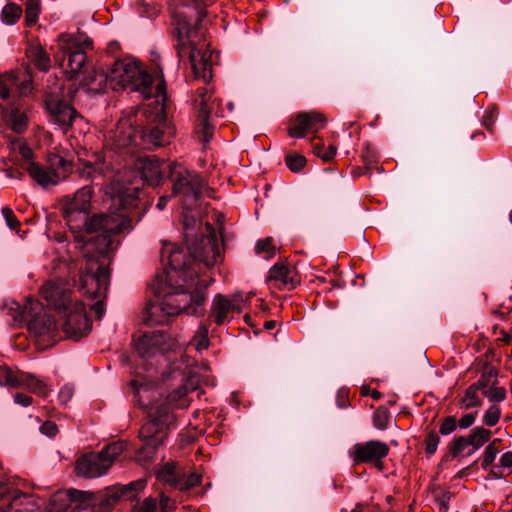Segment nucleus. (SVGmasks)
I'll use <instances>...</instances> for the list:
<instances>
[{
  "label": "nucleus",
  "mask_w": 512,
  "mask_h": 512,
  "mask_svg": "<svg viewBox=\"0 0 512 512\" xmlns=\"http://www.w3.org/2000/svg\"><path fill=\"white\" fill-rule=\"evenodd\" d=\"M200 483L201 476L197 473H191L189 475L180 474V477L174 488L180 491H187L198 486Z\"/></svg>",
  "instance_id": "nucleus-40"
},
{
  "label": "nucleus",
  "mask_w": 512,
  "mask_h": 512,
  "mask_svg": "<svg viewBox=\"0 0 512 512\" xmlns=\"http://www.w3.org/2000/svg\"><path fill=\"white\" fill-rule=\"evenodd\" d=\"M170 163L160 162L158 159L147 156L139 159V170L143 181L151 186H157L162 180V174H168Z\"/></svg>",
  "instance_id": "nucleus-30"
},
{
  "label": "nucleus",
  "mask_w": 512,
  "mask_h": 512,
  "mask_svg": "<svg viewBox=\"0 0 512 512\" xmlns=\"http://www.w3.org/2000/svg\"><path fill=\"white\" fill-rule=\"evenodd\" d=\"M492 433L490 430L485 429L482 426L476 427L471 430L467 436L471 449L467 452V455H472L476 450L480 449L486 442L489 441Z\"/></svg>",
  "instance_id": "nucleus-33"
},
{
  "label": "nucleus",
  "mask_w": 512,
  "mask_h": 512,
  "mask_svg": "<svg viewBox=\"0 0 512 512\" xmlns=\"http://www.w3.org/2000/svg\"><path fill=\"white\" fill-rule=\"evenodd\" d=\"M74 395V387L70 384H65L59 391L58 399L61 404L66 405Z\"/></svg>",
  "instance_id": "nucleus-56"
},
{
  "label": "nucleus",
  "mask_w": 512,
  "mask_h": 512,
  "mask_svg": "<svg viewBox=\"0 0 512 512\" xmlns=\"http://www.w3.org/2000/svg\"><path fill=\"white\" fill-rule=\"evenodd\" d=\"M22 8L21 6L15 4V3H8L1 12V20L6 25H13L15 24L18 19L22 15Z\"/></svg>",
  "instance_id": "nucleus-38"
},
{
  "label": "nucleus",
  "mask_w": 512,
  "mask_h": 512,
  "mask_svg": "<svg viewBox=\"0 0 512 512\" xmlns=\"http://www.w3.org/2000/svg\"><path fill=\"white\" fill-rule=\"evenodd\" d=\"M65 321L63 330L70 338L80 339L86 336L91 330V321L85 310V305L76 300L67 312H62Z\"/></svg>",
  "instance_id": "nucleus-17"
},
{
  "label": "nucleus",
  "mask_w": 512,
  "mask_h": 512,
  "mask_svg": "<svg viewBox=\"0 0 512 512\" xmlns=\"http://www.w3.org/2000/svg\"><path fill=\"white\" fill-rule=\"evenodd\" d=\"M205 15L206 13L201 10L197 22ZM197 25L198 23L190 27L186 22L178 24L176 49L180 59H189L195 77L203 79L207 84L212 78L211 53L205 49L207 44L199 37Z\"/></svg>",
  "instance_id": "nucleus-4"
},
{
  "label": "nucleus",
  "mask_w": 512,
  "mask_h": 512,
  "mask_svg": "<svg viewBox=\"0 0 512 512\" xmlns=\"http://www.w3.org/2000/svg\"><path fill=\"white\" fill-rule=\"evenodd\" d=\"M336 151L337 148L334 145H329L328 147H325L323 143L313 144V153L326 162L334 158Z\"/></svg>",
  "instance_id": "nucleus-46"
},
{
  "label": "nucleus",
  "mask_w": 512,
  "mask_h": 512,
  "mask_svg": "<svg viewBox=\"0 0 512 512\" xmlns=\"http://www.w3.org/2000/svg\"><path fill=\"white\" fill-rule=\"evenodd\" d=\"M159 506L160 512H171L172 510L175 509V505L172 502L171 498L165 495L164 493H161L160 495Z\"/></svg>",
  "instance_id": "nucleus-59"
},
{
  "label": "nucleus",
  "mask_w": 512,
  "mask_h": 512,
  "mask_svg": "<svg viewBox=\"0 0 512 512\" xmlns=\"http://www.w3.org/2000/svg\"><path fill=\"white\" fill-rule=\"evenodd\" d=\"M146 487L145 479H138L125 485H114L107 488L104 492L95 496L92 493L79 492L81 503H88L97 507L98 512L110 511L119 500H134L138 494Z\"/></svg>",
  "instance_id": "nucleus-11"
},
{
  "label": "nucleus",
  "mask_w": 512,
  "mask_h": 512,
  "mask_svg": "<svg viewBox=\"0 0 512 512\" xmlns=\"http://www.w3.org/2000/svg\"><path fill=\"white\" fill-rule=\"evenodd\" d=\"M61 52L55 54V60L64 68L69 78L80 73L86 63V50L92 48V41L84 33L59 35Z\"/></svg>",
  "instance_id": "nucleus-10"
},
{
  "label": "nucleus",
  "mask_w": 512,
  "mask_h": 512,
  "mask_svg": "<svg viewBox=\"0 0 512 512\" xmlns=\"http://www.w3.org/2000/svg\"><path fill=\"white\" fill-rule=\"evenodd\" d=\"M457 428V421L454 416H448L443 419L440 424L439 432L442 435H449Z\"/></svg>",
  "instance_id": "nucleus-54"
},
{
  "label": "nucleus",
  "mask_w": 512,
  "mask_h": 512,
  "mask_svg": "<svg viewBox=\"0 0 512 512\" xmlns=\"http://www.w3.org/2000/svg\"><path fill=\"white\" fill-rule=\"evenodd\" d=\"M179 477L180 473L177 471V467L174 462L165 463L158 474V478L161 481L169 484L172 487H175Z\"/></svg>",
  "instance_id": "nucleus-35"
},
{
  "label": "nucleus",
  "mask_w": 512,
  "mask_h": 512,
  "mask_svg": "<svg viewBox=\"0 0 512 512\" xmlns=\"http://www.w3.org/2000/svg\"><path fill=\"white\" fill-rule=\"evenodd\" d=\"M389 453V446L379 440L357 443L353 447L352 458L354 463L374 462L379 469L383 468L382 459Z\"/></svg>",
  "instance_id": "nucleus-22"
},
{
  "label": "nucleus",
  "mask_w": 512,
  "mask_h": 512,
  "mask_svg": "<svg viewBox=\"0 0 512 512\" xmlns=\"http://www.w3.org/2000/svg\"><path fill=\"white\" fill-rule=\"evenodd\" d=\"M27 57L40 71L46 72L50 68V57L42 47L29 48L27 50Z\"/></svg>",
  "instance_id": "nucleus-34"
},
{
  "label": "nucleus",
  "mask_w": 512,
  "mask_h": 512,
  "mask_svg": "<svg viewBox=\"0 0 512 512\" xmlns=\"http://www.w3.org/2000/svg\"><path fill=\"white\" fill-rule=\"evenodd\" d=\"M41 295L60 314L67 312L75 303L71 297V289L62 280L47 281L41 288Z\"/></svg>",
  "instance_id": "nucleus-19"
},
{
  "label": "nucleus",
  "mask_w": 512,
  "mask_h": 512,
  "mask_svg": "<svg viewBox=\"0 0 512 512\" xmlns=\"http://www.w3.org/2000/svg\"><path fill=\"white\" fill-rule=\"evenodd\" d=\"M205 233L196 238L189 246L193 261L203 263L205 267H213L222 259V250L214 227L206 223Z\"/></svg>",
  "instance_id": "nucleus-14"
},
{
  "label": "nucleus",
  "mask_w": 512,
  "mask_h": 512,
  "mask_svg": "<svg viewBox=\"0 0 512 512\" xmlns=\"http://www.w3.org/2000/svg\"><path fill=\"white\" fill-rule=\"evenodd\" d=\"M155 74L158 82L155 86L153 85L152 94L149 97H154L157 103L154 124L140 131V139L155 147H159L170 142L175 135V128L168 121L165 113V101L167 99L166 83L162 68L158 65L156 66Z\"/></svg>",
  "instance_id": "nucleus-7"
},
{
  "label": "nucleus",
  "mask_w": 512,
  "mask_h": 512,
  "mask_svg": "<svg viewBox=\"0 0 512 512\" xmlns=\"http://www.w3.org/2000/svg\"><path fill=\"white\" fill-rule=\"evenodd\" d=\"M497 371L494 368L484 370L479 380L473 383L479 390L483 391L496 382Z\"/></svg>",
  "instance_id": "nucleus-44"
},
{
  "label": "nucleus",
  "mask_w": 512,
  "mask_h": 512,
  "mask_svg": "<svg viewBox=\"0 0 512 512\" xmlns=\"http://www.w3.org/2000/svg\"><path fill=\"white\" fill-rule=\"evenodd\" d=\"M361 394L363 396L370 395L374 400H379L382 394L378 390L370 391L368 387H362Z\"/></svg>",
  "instance_id": "nucleus-63"
},
{
  "label": "nucleus",
  "mask_w": 512,
  "mask_h": 512,
  "mask_svg": "<svg viewBox=\"0 0 512 512\" xmlns=\"http://www.w3.org/2000/svg\"><path fill=\"white\" fill-rule=\"evenodd\" d=\"M275 249L276 248L271 237L259 240L255 247V251L258 255L265 254V259L271 258L275 254Z\"/></svg>",
  "instance_id": "nucleus-47"
},
{
  "label": "nucleus",
  "mask_w": 512,
  "mask_h": 512,
  "mask_svg": "<svg viewBox=\"0 0 512 512\" xmlns=\"http://www.w3.org/2000/svg\"><path fill=\"white\" fill-rule=\"evenodd\" d=\"M0 385H9L15 388L23 387L40 397H47L50 392V389L43 380L27 372L13 374L11 371H7L4 381H0Z\"/></svg>",
  "instance_id": "nucleus-26"
},
{
  "label": "nucleus",
  "mask_w": 512,
  "mask_h": 512,
  "mask_svg": "<svg viewBox=\"0 0 512 512\" xmlns=\"http://www.w3.org/2000/svg\"><path fill=\"white\" fill-rule=\"evenodd\" d=\"M475 419L476 413H467L459 419L458 425L460 428L466 429L475 422Z\"/></svg>",
  "instance_id": "nucleus-60"
},
{
  "label": "nucleus",
  "mask_w": 512,
  "mask_h": 512,
  "mask_svg": "<svg viewBox=\"0 0 512 512\" xmlns=\"http://www.w3.org/2000/svg\"><path fill=\"white\" fill-rule=\"evenodd\" d=\"M156 509V499L153 497H147L141 503L134 505L132 512H156Z\"/></svg>",
  "instance_id": "nucleus-52"
},
{
  "label": "nucleus",
  "mask_w": 512,
  "mask_h": 512,
  "mask_svg": "<svg viewBox=\"0 0 512 512\" xmlns=\"http://www.w3.org/2000/svg\"><path fill=\"white\" fill-rule=\"evenodd\" d=\"M110 468V461L99 453H89L76 462V472L86 478H96L104 475Z\"/></svg>",
  "instance_id": "nucleus-29"
},
{
  "label": "nucleus",
  "mask_w": 512,
  "mask_h": 512,
  "mask_svg": "<svg viewBox=\"0 0 512 512\" xmlns=\"http://www.w3.org/2000/svg\"><path fill=\"white\" fill-rule=\"evenodd\" d=\"M440 442L439 435L432 431L425 438V451L428 455H433L437 451L438 444Z\"/></svg>",
  "instance_id": "nucleus-53"
},
{
  "label": "nucleus",
  "mask_w": 512,
  "mask_h": 512,
  "mask_svg": "<svg viewBox=\"0 0 512 512\" xmlns=\"http://www.w3.org/2000/svg\"><path fill=\"white\" fill-rule=\"evenodd\" d=\"M195 284V280L191 283L189 281L188 285L179 287L177 290L179 292H183L188 296L187 307L183 309V312L195 314L197 312V308L202 306L205 301V296L201 292H193L190 293L189 289L192 288Z\"/></svg>",
  "instance_id": "nucleus-32"
},
{
  "label": "nucleus",
  "mask_w": 512,
  "mask_h": 512,
  "mask_svg": "<svg viewBox=\"0 0 512 512\" xmlns=\"http://www.w3.org/2000/svg\"><path fill=\"white\" fill-rule=\"evenodd\" d=\"M285 163L292 172H299L306 164V158L300 154H288Z\"/></svg>",
  "instance_id": "nucleus-49"
},
{
  "label": "nucleus",
  "mask_w": 512,
  "mask_h": 512,
  "mask_svg": "<svg viewBox=\"0 0 512 512\" xmlns=\"http://www.w3.org/2000/svg\"><path fill=\"white\" fill-rule=\"evenodd\" d=\"M389 413L386 408H378L373 415V425L378 430H385L388 427Z\"/></svg>",
  "instance_id": "nucleus-50"
},
{
  "label": "nucleus",
  "mask_w": 512,
  "mask_h": 512,
  "mask_svg": "<svg viewBox=\"0 0 512 512\" xmlns=\"http://www.w3.org/2000/svg\"><path fill=\"white\" fill-rule=\"evenodd\" d=\"M39 508L38 499L22 493L15 482L3 474L0 464V512H36Z\"/></svg>",
  "instance_id": "nucleus-12"
},
{
  "label": "nucleus",
  "mask_w": 512,
  "mask_h": 512,
  "mask_svg": "<svg viewBox=\"0 0 512 512\" xmlns=\"http://www.w3.org/2000/svg\"><path fill=\"white\" fill-rule=\"evenodd\" d=\"M3 121L15 133L22 134L28 127V117L26 113L18 107L3 110Z\"/></svg>",
  "instance_id": "nucleus-31"
},
{
  "label": "nucleus",
  "mask_w": 512,
  "mask_h": 512,
  "mask_svg": "<svg viewBox=\"0 0 512 512\" xmlns=\"http://www.w3.org/2000/svg\"><path fill=\"white\" fill-rule=\"evenodd\" d=\"M160 259L165 266L164 271L156 275L157 293L162 292L163 285L178 289L192 283L196 276V270L192 268L195 263L191 254H187L182 246L170 242H163L160 251Z\"/></svg>",
  "instance_id": "nucleus-5"
},
{
  "label": "nucleus",
  "mask_w": 512,
  "mask_h": 512,
  "mask_svg": "<svg viewBox=\"0 0 512 512\" xmlns=\"http://www.w3.org/2000/svg\"><path fill=\"white\" fill-rule=\"evenodd\" d=\"M169 199H170V196H162V197H160V198H159V200H158V202H157L156 207H157L159 210H163V209L166 207V205H167V203H168Z\"/></svg>",
  "instance_id": "nucleus-64"
},
{
  "label": "nucleus",
  "mask_w": 512,
  "mask_h": 512,
  "mask_svg": "<svg viewBox=\"0 0 512 512\" xmlns=\"http://www.w3.org/2000/svg\"><path fill=\"white\" fill-rule=\"evenodd\" d=\"M20 316L23 320L28 322L27 325L29 331L37 337L53 338L57 333V322L46 313L38 314L29 318L31 316V312L28 307L25 306L21 311Z\"/></svg>",
  "instance_id": "nucleus-28"
},
{
  "label": "nucleus",
  "mask_w": 512,
  "mask_h": 512,
  "mask_svg": "<svg viewBox=\"0 0 512 512\" xmlns=\"http://www.w3.org/2000/svg\"><path fill=\"white\" fill-rule=\"evenodd\" d=\"M326 122V117L320 112H300L291 119L288 134L292 138H303L307 133H316L324 128Z\"/></svg>",
  "instance_id": "nucleus-20"
},
{
  "label": "nucleus",
  "mask_w": 512,
  "mask_h": 512,
  "mask_svg": "<svg viewBox=\"0 0 512 512\" xmlns=\"http://www.w3.org/2000/svg\"><path fill=\"white\" fill-rule=\"evenodd\" d=\"M14 401L23 407H28L32 404V397L23 393H16L14 395Z\"/></svg>",
  "instance_id": "nucleus-61"
},
{
  "label": "nucleus",
  "mask_w": 512,
  "mask_h": 512,
  "mask_svg": "<svg viewBox=\"0 0 512 512\" xmlns=\"http://www.w3.org/2000/svg\"><path fill=\"white\" fill-rule=\"evenodd\" d=\"M126 449V443L124 441H116L106 445L100 452V454L106 460L110 461V467L118 456Z\"/></svg>",
  "instance_id": "nucleus-39"
},
{
  "label": "nucleus",
  "mask_w": 512,
  "mask_h": 512,
  "mask_svg": "<svg viewBox=\"0 0 512 512\" xmlns=\"http://www.w3.org/2000/svg\"><path fill=\"white\" fill-rule=\"evenodd\" d=\"M194 109L197 113V125L195 133L200 142L207 144L213 136L214 128L209 123V115L214 112L215 107L219 106L216 99H213L212 91L204 86L196 90L192 98Z\"/></svg>",
  "instance_id": "nucleus-13"
},
{
  "label": "nucleus",
  "mask_w": 512,
  "mask_h": 512,
  "mask_svg": "<svg viewBox=\"0 0 512 512\" xmlns=\"http://www.w3.org/2000/svg\"><path fill=\"white\" fill-rule=\"evenodd\" d=\"M141 190L138 187H127L118 191L113 198V205L120 210L118 213L95 214L88 217V210L93 194L91 186L80 188L73 198L66 197L63 204V216L72 231L85 228L89 234H96L87 239L86 248L95 247L96 252L103 256L113 245L112 235L129 232L132 222L138 216L134 210L138 208Z\"/></svg>",
  "instance_id": "nucleus-1"
},
{
  "label": "nucleus",
  "mask_w": 512,
  "mask_h": 512,
  "mask_svg": "<svg viewBox=\"0 0 512 512\" xmlns=\"http://www.w3.org/2000/svg\"><path fill=\"white\" fill-rule=\"evenodd\" d=\"M192 344L195 346L196 350L201 351L205 350L209 346V338H208V327L205 324H201L197 332L192 340Z\"/></svg>",
  "instance_id": "nucleus-43"
},
{
  "label": "nucleus",
  "mask_w": 512,
  "mask_h": 512,
  "mask_svg": "<svg viewBox=\"0 0 512 512\" xmlns=\"http://www.w3.org/2000/svg\"><path fill=\"white\" fill-rule=\"evenodd\" d=\"M109 285V269L99 265L96 272L86 273L81 277V290L92 299L105 296Z\"/></svg>",
  "instance_id": "nucleus-25"
},
{
  "label": "nucleus",
  "mask_w": 512,
  "mask_h": 512,
  "mask_svg": "<svg viewBox=\"0 0 512 512\" xmlns=\"http://www.w3.org/2000/svg\"><path fill=\"white\" fill-rule=\"evenodd\" d=\"M2 214H3V217L6 221V224L7 226L14 230L16 229L18 226H19V221L17 220V218L15 217L14 215V212L12 211V209H10L9 207H4L2 208Z\"/></svg>",
  "instance_id": "nucleus-57"
},
{
  "label": "nucleus",
  "mask_w": 512,
  "mask_h": 512,
  "mask_svg": "<svg viewBox=\"0 0 512 512\" xmlns=\"http://www.w3.org/2000/svg\"><path fill=\"white\" fill-rule=\"evenodd\" d=\"M479 389L473 384L470 385L461 400L465 408L477 407L481 404V400L479 399L477 392Z\"/></svg>",
  "instance_id": "nucleus-45"
},
{
  "label": "nucleus",
  "mask_w": 512,
  "mask_h": 512,
  "mask_svg": "<svg viewBox=\"0 0 512 512\" xmlns=\"http://www.w3.org/2000/svg\"><path fill=\"white\" fill-rule=\"evenodd\" d=\"M468 437H455L449 445V453L452 457L468 456L467 452L471 449Z\"/></svg>",
  "instance_id": "nucleus-37"
},
{
  "label": "nucleus",
  "mask_w": 512,
  "mask_h": 512,
  "mask_svg": "<svg viewBox=\"0 0 512 512\" xmlns=\"http://www.w3.org/2000/svg\"><path fill=\"white\" fill-rule=\"evenodd\" d=\"M40 431L48 437H54L58 433V426L52 421H46L40 426Z\"/></svg>",
  "instance_id": "nucleus-58"
},
{
  "label": "nucleus",
  "mask_w": 512,
  "mask_h": 512,
  "mask_svg": "<svg viewBox=\"0 0 512 512\" xmlns=\"http://www.w3.org/2000/svg\"><path fill=\"white\" fill-rule=\"evenodd\" d=\"M111 152H95L90 159L83 160L82 166L78 168L79 175L82 178L99 183L100 180H110L118 172L111 162Z\"/></svg>",
  "instance_id": "nucleus-15"
},
{
  "label": "nucleus",
  "mask_w": 512,
  "mask_h": 512,
  "mask_svg": "<svg viewBox=\"0 0 512 512\" xmlns=\"http://www.w3.org/2000/svg\"><path fill=\"white\" fill-rule=\"evenodd\" d=\"M243 302V296L240 293L233 294L231 297L217 294L211 304L209 319L221 326L230 321L233 313H241Z\"/></svg>",
  "instance_id": "nucleus-18"
},
{
  "label": "nucleus",
  "mask_w": 512,
  "mask_h": 512,
  "mask_svg": "<svg viewBox=\"0 0 512 512\" xmlns=\"http://www.w3.org/2000/svg\"><path fill=\"white\" fill-rule=\"evenodd\" d=\"M266 282L270 288L290 291L300 284L301 279L294 267L276 263L270 268Z\"/></svg>",
  "instance_id": "nucleus-24"
},
{
  "label": "nucleus",
  "mask_w": 512,
  "mask_h": 512,
  "mask_svg": "<svg viewBox=\"0 0 512 512\" xmlns=\"http://www.w3.org/2000/svg\"><path fill=\"white\" fill-rule=\"evenodd\" d=\"M153 78L140 66L131 61H116L109 74L103 70L94 69L81 79V85L93 93H102L110 86L113 90L118 88L139 92L148 98L153 90Z\"/></svg>",
  "instance_id": "nucleus-3"
},
{
  "label": "nucleus",
  "mask_w": 512,
  "mask_h": 512,
  "mask_svg": "<svg viewBox=\"0 0 512 512\" xmlns=\"http://www.w3.org/2000/svg\"><path fill=\"white\" fill-rule=\"evenodd\" d=\"M504 468H512V451L505 452L500 457L499 464H495L491 467L490 475L494 478H501L504 476L502 471Z\"/></svg>",
  "instance_id": "nucleus-42"
},
{
  "label": "nucleus",
  "mask_w": 512,
  "mask_h": 512,
  "mask_svg": "<svg viewBox=\"0 0 512 512\" xmlns=\"http://www.w3.org/2000/svg\"><path fill=\"white\" fill-rule=\"evenodd\" d=\"M156 281L150 284V289L156 299L150 300L146 306L145 322L148 325H162L168 322L169 317L176 316L187 307L188 296L173 287L163 285L162 292L157 293Z\"/></svg>",
  "instance_id": "nucleus-9"
},
{
  "label": "nucleus",
  "mask_w": 512,
  "mask_h": 512,
  "mask_svg": "<svg viewBox=\"0 0 512 512\" xmlns=\"http://www.w3.org/2000/svg\"><path fill=\"white\" fill-rule=\"evenodd\" d=\"M12 147L14 150L18 149L22 158L26 161L24 168L29 176L43 188L57 185L64 180L72 170V163L57 154L50 155L45 166L31 161L33 151L20 139L13 141Z\"/></svg>",
  "instance_id": "nucleus-6"
},
{
  "label": "nucleus",
  "mask_w": 512,
  "mask_h": 512,
  "mask_svg": "<svg viewBox=\"0 0 512 512\" xmlns=\"http://www.w3.org/2000/svg\"><path fill=\"white\" fill-rule=\"evenodd\" d=\"M92 310L95 312L97 318H101V316L105 312L104 303L102 300H98L93 306Z\"/></svg>",
  "instance_id": "nucleus-62"
},
{
  "label": "nucleus",
  "mask_w": 512,
  "mask_h": 512,
  "mask_svg": "<svg viewBox=\"0 0 512 512\" xmlns=\"http://www.w3.org/2000/svg\"><path fill=\"white\" fill-rule=\"evenodd\" d=\"M32 78L28 70L11 71L0 75V98L26 95L31 90Z\"/></svg>",
  "instance_id": "nucleus-21"
},
{
  "label": "nucleus",
  "mask_w": 512,
  "mask_h": 512,
  "mask_svg": "<svg viewBox=\"0 0 512 512\" xmlns=\"http://www.w3.org/2000/svg\"><path fill=\"white\" fill-rule=\"evenodd\" d=\"M497 116H498V111L496 108H492V109L485 111L482 123L486 129H488L489 131H492Z\"/></svg>",
  "instance_id": "nucleus-55"
},
{
  "label": "nucleus",
  "mask_w": 512,
  "mask_h": 512,
  "mask_svg": "<svg viewBox=\"0 0 512 512\" xmlns=\"http://www.w3.org/2000/svg\"><path fill=\"white\" fill-rule=\"evenodd\" d=\"M45 105L51 121L64 130L81 120V116L70 104L56 96H47Z\"/></svg>",
  "instance_id": "nucleus-23"
},
{
  "label": "nucleus",
  "mask_w": 512,
  "mask_h": 512,
  "mask_svg": "<svg viewBox=\"0 0 512 512\" xmlns=\"http://www.w3.org/2000/svg\"><path fill=\"white\" fill-rule=\"evenodd\" d=\"M174 346L175 341L164 331L146 332L135 340V352L143 359L163 354Z\"/></svg>",
  "instance_id": "nucleus-16"
},
{
  "label": "nucleus",
  "mask_w": 512,
  "mask_h": 512,
  "mask_svg": "<svg viewBox=\"0 0 512 512\" xmlns=\"http://www.w3.org/2000/svg\"><path fill=\"white\" fill-rule=\"evenodd\" d=\"M497 454H498V449L496 447V441L494 440V441L490 442L484 450L482 462H481V467L483 470H488V469H489V471L491 470V467L495 465L493 463L496 459Z\"/></svg>",
  "instance_id": "nucleus-41"
},
{
  "label": "nucleus",
  "mask_w": 512,
  "mask_h": 512,
  "mask_svg": "<svg viewBox=\"0 0 512 512\" xmlns=\"http://www.w3.org/2000/svg\"><path fill=\"white\" fill-rule=\"evenodd\" d=\"M168 167V177L173 183V195L178 197L185 210H191L205 193L210 196L211 189L205 180L195 171L172 162Z\"/></svg>",
  "instance_id": "nucleus-8"
},
{
  "label": "nucleus",
  "mask_w": 512,
  "mask_h": 512,
  "mask_svg": "<svg viewBox=\"0 0 512 512\" xmlns=\"http://www.w3.org/2000/svg\"><path fill=\"white\" fill-rule=\"evenodd\" d=\"M41 12L40 0H27L25 3V24L28 27L35 25Z\"/></svg>",
  "instance_id": "nucleus-36"
},
{
  "label": "nucleus",
  "mask_w": 512,
  "mask_h": 512,
  "mask_svg": "<svg viewBox=\"0 0 512 512\" xmlns=\"http://www.w3.org/2000/svg\"><path fill=\"white\" fill-rule=\"evenodd\" d=\"M500 416V407L498 405H491L483 415V424L493 427L499 422Z\"/></svg>",
  "instance_id": "nucleus-48"
},
{
  "label": "nucleus",
  "mask_w": 512,
  "mask_h": 512,
  "mask_svg": "<svg viewBox=\"0 0 512 512\" xmlns=\"http://www.w3.org/2000/svg\"><path fill=\"white\" fill-rule=\"evenodd\" d=\"M197 389L192 377L174 389L165 399L158 398L146 406L148 421L139 431L143 445L137 450L136 459L141 463L152 460L159 446L167 436L166 429L174 422L172 408H186L189 405L187 395Z\"/></svg>",
  "instance_id": "nucleus-2"
},
{
  "label": "nucleus",
  "mask_w": 512,
  "mask_h": 512,
  "mask_svg": "<svg viewBox=\"0 0 512 512\" xmlns=\"http://www.w3.org/2000/svg\"><path fill=\"white\" fill-rule=\"evenodd\" d=\"M139 138L140 131L133 127L129 120H121L115 130L111 132L108 141L112 149L122 150L140 145Z\"/></svg>",
  "instance_id": "nucleus-27"
},
{
  "label": "nucleus",
  "mask_w": 512,
  "mask_h": 512,
  "mask_svg": "<svg viewBox=\"0 0 512 512\" xmlns=\"http://www.w3.org/2000/svg\"><path fill=\"white\" fill-rule=\"evenodd\" d=\"M482 394L490 401H503L506 397V390L504 387H497L494 384L482 391Z\"/></svg>",
  "instance_id": "nucleus-51"
}]
</instances>
